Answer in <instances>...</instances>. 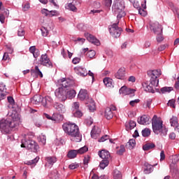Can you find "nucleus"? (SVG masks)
Returning a JSON list of instances; mask_svg holds the SVG:
<instances>
[{"label": "nucleus", "mask_w": 179, "mask_h": 179, "mask_svg": "<svg viewBox=\"0 0 179 179\" xmlns=\"http://www.w3.org/2000/svg\"><path fill=\"white\" fill-rule=\"evenodd\" d=\"M21 148H26L28 150L36 153L39 149L38 144L36 141L29 138V134L25 135L21 141Z\"/></svg>", "instance_id": "4"}, {"label": "nucleus", "mask_w": 179, "mask_h": 179, "mask_svg": "<svg viewBox=\"0 0 179 179\" xmlns=\"http://www.w3.org/2000/svg\"><path fill=\"white\" fill-rule=\"evenodd\" d=\"M64 120V115L59 113H54L52 116V121H55V122H61Z\"/></svg>", "instance_id": "24"}, {"label": "nucleus", "mask_w": 179, "mask_h": 179, "mask_svg": "<svg viewBox=\"0 0 179 179\" xmlns=\"http://www.w3.org/2000/svg\"><path fill=\"white\" fill-rule=\"evenodd\" d=\"M26 34V32L24 31V29L20 27L17 31V36L19 37H23Z\"/></svg>", "instance_id": "51"}, {"label": "nucleus", "mask_w": 179, "mask_h": 179, "mask_svg": "<svg viewBox=\"0 0 179 179\" xmlns=\"http://www.w3.org/2000/svg\"><path fill=\"white\" fill-rule=\"evenodd\" d=\"M80 104L79 102H74L72 105V111H76V110H79Z\"/></svg>", "instance_id": "57"}, {"label": "nucleus", "mask_w": 179, "mask_h": 179, "mask_svg": "<svg viewBox=\"0 0 179 179\" xmlns=\"http://www.w3.org/2000/svg\"><path fill=\"white\" fill-rule=\"evenodd\" d=\"M62 128L65 134L71 136V141H73V142L82 141V134H80L79 127L76 124L68 122L62 125Z\"/></svg>", "instance_id": "2"}, {"label": "nucleus", "mask_w": 179, "mask_h": 179, "mask_svg": "<svg viewBox=\"0 0 179 179\" xmlns=\"http://www.w3.org/2000/svg\"><path fill=\"white\" fill-rule=\"evenodd\" d=\"M20 125V116L17 112H13L6 120H0V131L2 134H10L13 128Z\"/></svg>", "instance_id": "1"}, {"label": "nucleus", "mask_w": 179, "mask_h": 179, "mask_svg": "<svg viewBox=\"0 0 179 179\" xmlns=\"http://www.w3.org/2000/svg\"><path fill=\"white\" fill-rule=\"evenodd\" d=\"M115 78H116V79H120V80H124V79H125V69L120 68L115 74Z\"/></svg>", "instance_id": "15"}, {"label": "nucleus", "mask_w": 179, "mask_h": 179, "mask_svg": "<svg viewBox=\"0 0 179 179\" xmlns=\"http://www.w3.org/2000/svg\"><path fill=\"white\" fill-rule=\"evenodd\" d=\"M74 71L77 75L79 76H82L83 78H85V76H87V71L86 69L83 67H76L74 69Z\"/></svg>", "instance_id": "14"}, {"label": "nucleus", "mask_w": 179, "mask_h": 179, "mask_svg": "<svg viewBox=\"0 0 179 179\" xmlns=\"http://www.w3.org/2000/svg\"><path fill=\"white\" fill-rule=\"evenodd\" d=\"M46 164L53 166L55 163H57V157H47L45 158Z\"/></svg>", "instance_id": "25"}, {"label": "nucleus", "mask_w": 179, "mask_h": 179, "mask_svg": "<svg viewBox=\"0 0 179 179\" xmlns=\"http://www.w3.org/2000/svg\"><path fill=\"white\" fill-rule=\"evenodd\" d=\"M78 155V150H71L67 154V157H69V159H75Z\"/></svg>", "instance_id": "28"}, {"label": "nucleus", "mask_w": 179, "mask_h": 179, "mask_svg": "<svg viewBox=\"0 0 179 179\" xmlns=\"http://www.w3.org/2000/svg\"><path fill=\"white\" fill-rule=\"evenodd\" d=\"M125 152V146L124 145H120V149L117 151V154L120 156L124 155Z\"/></svg>", "instance_id": "48"}, {"label": "nucleus", "mask_w": 179, "mask_h": 179, "mask_svg": "<svg viewBox=\"0 0 179 179\" xmlns=\"http://www.w3.org/2000/svg\"><path fill=\"white\" fill-rule=\"evenodd\" d=\"M113 177L115 179H121L122 177V175L121 174V172L118 170H115L113 173Z\"/></svg>", "instance_id": "46"}, {"label": "nucleus", "mask_w": 179, "mask_h": 179, "mask_svg": "<svg viewBox=\"0 0 179 179\" xmlns=\"http://www.w3.org/2000/svg\"><path fill=\"white\" fill-rule=\"evenodd\" d=\"M86 55L87 58H90V59H92V58H94L96 56V52L94 50H90Z\"/></svg>", "instance_id": "49"}, {"label": "nucleus", "mask_w": 179, "mask_h": 179, "mask_svg": "<svg viewBox=\"0 0 179 179\" xmlns=\"http://www.w3.org/2000/svg\"><path fill=\"white\" fill-rule=\"evenodd\" d=\"M89 150V148L87 146H84L80 148L79 150H77V152L78 155H83V153H86Z\"/></svg>", "instance_id": "45"}, {"label": "nucleus", "mask_w": 179, "mask_h": 179, "mask_svg": "<svg viewBox=\"0 0 179 179\" xmlns=\"http://www.w3.org/2000/svg\"><path fill=\"white\" fill-rule=\"evenodd\" d=\"M79 167V164L75 162V163H72L69 166V169H70V170H76V169H78Z\"/></svg>", "instance_id": "53"}, {"label": "nucleus", "mask_w": 179, "mask_h": 179, "mask_svg": "<svg viewBox=\"0 0 179 179\" xmlns=\"http://www.w3.org/2000/svg\"><path fill=\"white\" fill-rule=\"evenodd\" d=\"M141 134L144 138H147L150 136V129L145 128L142 130Z\"/></svg>", "instance_id": "42"}, {"label": "nucleus", "mask_w": 179, "mask_h": 179, "mask_svg": "<svg viewBox=\"0 0 179 179\" xmlns=\"http://www.w3.org/2000/svg\"><path fill=\"white\" fill-rule=\"evenodd\" d=\"M59 83L61 87L63 89H68V87H73L75 85V81L73 80H71L69 78H62L59 80Z\"/></svg>", "instance_id": "11"}, {"label": "nucleus", "mask_w": 179, "mask_h": 179, "mask_svg": "<svg viewBox=\"0 0 179 179\" xmlns=\"http://www.w3.org/2000/svg\"><path fill=\"white\" fill-rule=\"evenodd\" d=\"M150 29L157 36L163 33V27L158 22H150Z\"/></svg>", "instance_id": "8"}, {"label": "nucleus", "mask_w": 179, "mask_h": 179, "mask_svg": "<svg viewBox=\"0 0 179 179\" xmlns=\"http://www.w3.org/2000/svg\"><path fill=\"white\" fill-rule=\"evenodd\" d=\"M170 124L171 127H176V125H178V119L177 117L173 116L170 120Z\"/></svg>", "instance_id": "41"}, {"label": "nucleus", "mask_w": 179, "mask_h": 179, "mask_svg": "<svg viewBox=\"0 0 179 179\" xmlns=\"http://www.w3.org/2000/svg\"><path fill=\"white\" fill-rule=\"evenodd\" d=\"M55 94L59 101H65L66 100V90L64 87L57 88L55 92Z\"/></svg>", "instance_id": "9"}, {"label": "nucleus", "mask_w": 179, "mask_h": 179, "mask_svg": "<svg viewBox=\"0 0 179 179\" xmlns=\"http://www.w3.org/2000/svg\"><path fill=\"white\" fill-rule=\"evenodd\" d=\"M72 114L76 118H80L81 117H83V113L80 111V110H76L74 111H72Z\"/></svg>", "instance_id": "37"}, {"label": "nucleus", "mask_w": 179, "mask_h": 179, "mask_svg": "<svg viewBox=\"0 0 179 179\" xmlns=\"http://www.w3.org/2000/svg\"><path fill=\"white\" fill-rule=\"evenodd\" d=\"M101 130L99 127H94L91 131V136L93 139H97L100 135Z\"/></svg>", "instance_id": "20"}, {"label": "nucleus", "mask_w": 179, "mask_h": 179, "mask_svg": "<svg viewBox=\"0 0 179 179\" xmlns=\"http://www.w3.org/2000/svg\"><path fill=\"white\" fill-rule=\"evenodd\" d=\"M155 143H148L143 146V149L145 151L150 150V149H153L155 148Z\"/></svg>", "instance_id": "34"}, {"label": "nucleus", "mask_w": 179, "mask_h": 179, "mask_svg": "<svg viewBox=\"0 0 179 179\" xmlns=\"http://www.w3.org/2000/svg\"><path fill=\"white\" fill-rule=\"evenodd\" d=\"M172 162L173 164L178 163L179 162V155H176L172 157Z\"/></svg>", "instance_id": "62"}, {"label": "nucleus", "mask_w": 179, "mask_h": 179, "mask_svg": "<svg viewBox=\"0 0 179 179\" xmlns=\"http://www.w3.org/2000/svg\"><path fill=\"white\" fill-rule=\"evenodd\" d=\"M31 75L33 78H38V76L43 78V73H41V71H40L37 66H35L34 69L31 70Z\"/></svg>", "instance_id": "19"}, {"label": "nucleus", "mask_w": 179, "mask_h": 179, "mask_svg": "<svg viewBox=\"0 0 179 179\" xmlns=\"http://www.w3.org/2000/svg\"><path fill=\"white\" fill-rule=\"evenodd\" d=\"M152 127L153 132L157 135L160 134V131H162V128L163 127V121L159 120L157 118V115H154L152 120Z\"/></svg>", "instance_id": "5"}, {"label": "nucleus", "mask_w": 179, "mask_h": 179, "mask_svg": "<svg viewBox=\"0 0 179 179\" xmlns=\"http://www.w3.org/2000/svg\"><path fill=\"white\" fill-rule=\"evenodd\" d=\"M113 80H111L110 78H106L103 79V83L106 87H111L113 86Z\"/></svg>", "instance_id": "35"}, {"label": "nucleus", "mask_w": 179, "mask_h": 179, "mask_svg": "<svg viewBox=\"0 0 179 179\" xmlns=\"http://www.w3.org/2000/svg\"><path fill=\"white\" fill-rule=\"evenodd\" d=\"M110 139V136L108 135H104L101 136L98 142H106V141Z\"/></svg>", "instance_id": "58"}, {"label": "nucleus", "mask_w": 179, "mask_h": 179, "mask_svg": "<svg viewBox=\"0 0 179 179\" xmlns=\"http://www.w3.org/2000/svg\"><path fill=\"white\" fill-rule=\"evenodd\" d=\"M110 164V160L109 159H103L100 164L99 167L101 169V170H104L107 166Z\"/></svg>", "instance_id": "32"}, {"label": "nucleus", "mask_w": 179, "mask_h": 179, "mask_svg": "<svg viewBox=\"0 0 179 179\" xmlns=\"http://www.w3.org/2000/svg\"><path fill=\"white\" fill-rule=\"evenodd\" d=\"M90 103L88 105V108L90 111L93 112L96 110V105H94V101L92 99H89Z\"/></svg>", "instance_id": "39"}, {"label": "nucleus", "mask_w": 179, "mask_h": 179, "mask_svg": "<svg viewBox=\"0 0 179 179\" xmlns=\"http://www.w3.org/2000/svg\"><path fill=\"white\" fill-rule=\"evenodd\" d=\"M48 103H52V98H51V96H45V98H43L42 106H43V107H47Z\"/></svg>", "instance_id": "30"}, {"label": "nucleus", "mask_w": 179, "mask_h": 179, "mask_svg": "<svg viewBox=\"0 0 179 179\" xmlns=\"http://www.w3.org/2000/svg\"><path fill=\"white\" fill-rule=\"evenodd\" d=\"M171 173H172V178L173 179L179 178L178 169H177V168L171 169Z\"/></svg>", "instance_id": "33"}, {"label": "nucleus", "mask_w": 179, "mask_h": 179, "mask_svg": "<svg viewBox=\"0 0 179 179\" xmlns=\"http://www.w3.org/2000/svg\"><path fill=\"white\" fill-rule=\"evenodd\" d=\"M39 142H41V143H42V145H45L46 142H47V137H45V136L44 135H41L39 136Z\"/></svg>", "instance_id": "52"}, {"label": "nucleus", "mask_w": 179, "mask_h": 179, "mask_svg": "<svg viewBox=\"0 0 179 179\" xmlns=\"http://www.w3.org/2000/svg\"><path fill=\"white\" fill-rule=\"evenodd\" d=\"M138 13L141 16H146L148 15V13L146 12V10H145V8H138Z\"/></svg>", "instance_id": "60"}, {"label": "nucleus", "mask_w": 179, "mask_h": 179, "mask_svg": "<svg viewBox=\"0 0 179 179\" xmlns=\"http://www.w3.org/2000/svg\"><path fill=\"white\" fill-rule=\"evenodd\" d=\"M41 30L42 36L43 37H47V36H48V29H47V28L43 27L41 29Z\"/></svg>", "instance_id": "56"}, {"label": "nucleus", "mask_w": 179, "mask_h": 179, "mask_svg": "<svg viewBox=\"0 0 179 179\" xmlns=\"http://www.w3.org/2000/svg\"><path fill=\"white\" fill-rule=\"evenodd\" d=\"M87 40L90 41V43H92V44H94V45H100V41H99L92 34H87Z\"/></svg>", "instance_id": "21"}, {"label": "nucleus", "mask_w": 179, "mask_h": 179, "mask_svg": "<svg viewBox=\"0 0 179 179\" xmlns=\"http://www.w3.org/2000/svg\"><path fill=\"white\" fill-rule=\"evenodd\" d=\"M106 54L109 57V58H113V56L114 55V53L113 52V50H106Z\"/></svg>", "instance_id": "64"}, {"label": "nucleus", "mask_w": 179, "mask_h": 179, "mask_svg": "<svg viewBox=\"0 0 179 179\" xmlns=\"http://www.w3.org/2000/svg\"><path fill=\"white\" fill-rule=\"evenodd\" d=\"M78 99H80V100H90L87 90H80L78 93Z\"/></svg>", "instance_id": "16"}, {"label": "nucleus", "mask_w": 179, "mask_h": 179, "mask_svg": "<svg viewBox=\"0 0 179 179\" xmlns=\"http://www.w3.org/2000/svg\"><path fill=\"white\" fill-rule=\"evenodd\" d=\"M124 4L122 3H117L112 6V9L115 13H117V20L121 19L125 16V11H124Z\"/></svg>", "instance_id": "6"}, {"label": "nucleus", "mask_w": 179, "mask_h": 179, "mask_svg": "<svg viewBox=\"0 0 179 179\" xmlns=\"http://www.w3.org/2000/svg\"><path fill=\"white\" fill-rule=\"evenodd\" d=\"M66 8H67L69 10H71V12H77L78 8L75 5H73L72 3H70L66 5Z\"/></svg>", "instance_id": "40"}, {"label": "nucleus", "mask_w": 179, "mask_h": 179, "mask_svg": "<svg viewBox=\"0 0 179 179\" xmlns=\"http://www.w3.org/2000/svg\"><path fill=\"white\" fill-rule=\"evenodd\" d=\"M98 155L101 159H103V160H110V152L106 150L99 151Z\"/></svg>", "instance_id": "17"}, {"label": "nucleus", "mask_w": 179, "mask_h": 179, "mask_svg": "<svg viewBox=\"0 0 179 179\" xmlns=\"http://www.w3.org/2000/svg\"><path fill=\"white\" fill-rule=\"evenodd\" d=\"M52 16H59V13L55 10L49 11V17H52Z\"/></svg>", "instance_id": "55"}, {"label": "nucleus", "mask_w": 179, "mask_h": 179, "mask_svg": "<svg viewBox=\"0 0 179 179\" xmlns=\"http://www.w3.org/2000/svg\"><path fill=\"white\" fill-rule=\"evenodd\" d=\"M173 87H164L161 88V92L164 94L166 93H170V92H173Z\"/></svg>", "instance_id": "38"}, {"label": "nucleus", "mask_w": 179, "mask_h": 179, "mask_svg": "<svg viewBox=\"0 0 179 179\" xmlns=\"http://www.w3.org/2000/svg\"><path fill=\"white\" fill-rule=\"evenodd\" d=\"M89 162H90V157L87 155V157H85L83 159V164L85 166H87L89 164Z\"/></svg>", "instance_id": "61"}, {"label": "nucleus", "mask_w": 179, "mask_h": 179, "mask_svg": "<svg viewBox=\"0 0 179 179\" xmlns=\"http://www.w3.org/2000/svg\"><path fill=\"white\" fill-rule=\"evenodd\" d=\"M119 23L120 22H117V23H114L109 27V33L115 38H118V37L121 36V32L122 31V29L121 27H118Z\"/></svg>", "instance_id": "7"}, {"label": "nucleus", "mask_w": 179, "mask_h": 179, "mask_svg": "<svg viewBox=\"0 0 179 179\" xmlns=\"http://www.w3.org/2000/svg\"><path fill=\"white\" fill-rule=\"evenodd\" d=\"M170 7L171 8L173 13H176L177 15V17L179 20V12H178V8L176 7L174 4L171 3Z\"/></svg>", "instance_id": "44"}, {"label": "nucleus", "mask_w": 179, "mask_h": 179, "mask_svg": "<svg viewBox=\"0 0 179 179\" xmlns=\"http://www.w3.org/2000/svg\"><path fill=\"white\" fill-rule=\"evenodd\" d=\"M169 107H171L172 108H176V100L175 99H171L168 102Z\"/></svg>", "instance_id": "54"}, {"label": "nucleus", "mask_w": 179, "mask_h": 179, "mask_svg": "<svg viewBox=\"0 0 179 179\" xmlns=\"http://www.w3.org/2000/svg\"><path fill=\"white\" fill-rule=\"evenodd\" d=\"M6 96V85L3 83H0V100H3Z\"/></svg>", "instance_id": "22"}, {"label": "nucleus", "mask_w": 179, "mask_h": 179, "mask_svg": "<svg viewBox=\"0 0 179 179\" xmlns=\"http://www.w3.org/2000/svg\"><path fill=\"white\" fill-rule=\"evenodd\" d=\"M114 117V113L110 108H106L105 110V117L106 120H111Z\"/></svg>", "instance_id": "26"}, {"label": "nucleus", "mask_w": 179, "mask_h": 179, "mask_svg": "<svg viewBox=\"0 0 179 179\" xmlns=\"http://www.w3.org/2000/svg\"><path fill=\"white\" fill-rule=\"evenodd\" d=\"M139 101H141L140 99H134L133 101H131L129 102V104H130V106H131V107H135V105L138 104V103H139Z\"/></svg>", "instance_id": "63"}, {"label": "nucleus", "mask_w": 179, "mask_h": 179, "mask_svg": "<svg viewBox=\"0 0 179 179\" xmlns=\"http://www.w3.org/2000/svg\"><path fill=\"white\" fill-rule=\"evenodd\" d=\"M67 96L69 99H73L76 96V92L74 90H71L67 92Z\"/></svg>", "instance_id": "47"}, {"label": "nucleus", "mask_w": 179, "mask_h": 179, "mask_svg": "<svg viewBox=\"0 0 179 179\" xmlns=\"http://www.w3.org/2000/svg\"><path fill=\"white\" fill-rule=\"evenodd\" d=\"M38 160H40L39 157H36L35 159L31 160V161H27L25 164H27V166H31L33 164H36V163H37L38 162Z\"/></svg>", "instance_id": "43"}, {"label": "nucleus", "mask_w": 179, "mask_h": 179, "mask_svg": "<svg viewBox=\"0 0 179 179\" xmlns=\"http://www.w3.org/2000/svg\"><path fill=\"white\" fill-rule=\"evenodd\" d=\"M152 101H153L152 99H148L145 101L144 106H145V108H150V106L152 105Z\"/></svg>", "instance_id": "50"}, {"label": "nucleus", "mask_w": 179, "mask_h": 179, "mask_svg": "<svg viewBox=\"0 0 179 179\" xmlns=\"http://www.w3.org/2000/svg\"><path fill=\"white\" fill-rule=\"evenodd\" d=\"M43 96L41 95L36 94L34 96V97L31 99L32 104H40L41 103L43 104Z\"/></svg>", "instance_id": "23"}, {"label": "nucleus", "mask_w": 179, "mask_h": 179, "mask_svg": "<svg viewBox=\"0 0 179 179\" xmlns=\"http://www.w3.org/2000/svg\"><path fill=\"white\" fill-rule=\"evenodd\" d=\"M39 64L43 66H46L47 68H52V62L50 58H48V55H47V54H44L41 56Z\"/></svg>", "instance_id": "10"}, {"label": "nucleus", "mask_w": 179, "mask_h": 179, "mask_svg": "<svg viewBox=\"0 0 179 179\" xmlns=\"http://www.w3.org/2000/svg\"><path fill=\"white\" fill-rule=\"evenodd\" d=\"M148 75L150 78V85H148L146 83H143L142 86L145 92L149 93H155V87L159 86V78L162 75V71L160 69L152 70L148 71Z\"/></svg>", "instance_id": "3"}, {"label": "nucleus", "mask_w": 179, "mask_h": 179, "mask_svg": "<svg viewBox=\"0 0 179 179\" xmlns=\"http://www.w3.org/2000/svg\"><path fill=\"white\" fill-rule=\"evenodd\" d=\"M167 131H168L167 129L162 126V128L161 129L159 134H161V135H162V136H166V135H167Z\"/></svg>", "instance_id": "59"}, {"label": "nucleus", "mask_w": 179, "mask_h": 179, "mask_svg": "<svg viewBox=\"0 0 179 179\" xmlns=\"http://www.w3.org/2000/svg\"><path fill=\"white\" fill-rule=\"evenodd\" d=\"M127 147L129 149V150H132L135 146H136V141L135 139L131 138L129 141V142L126 145Z\"/></svg>", "instance_id": "29"}, {"label": "nucleus", "mask_w": 179, "mask_h": 179, "mask_svg": "<svg viewBox=\"0 0 179 179\" xmlns=\"http://www.w3.org/2000/svg\"><path fill=\"white\" fill-rule=\"evenodd\" d=\"M137 121L141 125H149L150 124V117L143 115Z\"/></svg>", "instance_id": "13"}, {"label": "nucleus", "mask_w": 179, "mask_h": 179, "mask_svg": "<svg viewBox=\"0 0 179 179\" xmlns=\"http://www.w3.org/2000/svg\"><path fill=\"white\" fill-rule=\"evenodd\" d=\"M127 129L128 131H130L131 129H134V128H135V127H136V122L135 121H130L129 122V124H127Z\"/></svg>", "instance_id": "36"}, {"label": "nucleus", "mask_w": 179, "mask_h": 179, "mask_svg": "<svg viewBox=\"0 0 179 179\" xmlns=\"http://www.w3.org/2000/svg\"><path fill=\"white\" fill-rule=\"evenodd\" d=\"M120 94H122L123 96H127L129 94H134L135 93V90L128 88L127 86H123L119 90Z\"/></svg>", "instance_id": "12"}, {"label": "nucleus", "mask_w": 179, "mask_h": 179, "mask_svg": "<svg viewBox=\"0 0 179 179\" xmlns=\"http://www.w3.org/2000/svg\"><path fill=\"white\" fill-rule=\"evenodd\" d=\"M48 176H49V178H51V179L59 178V174L58 173V171H57L56 169L51 171Z\"/></svg>", "instance_id": "27"}, {"label": "nucleus", "mask_w": 179, "mask_h": 179, "mask_svg": "<svg viewBox=\"0 0 179 179\" xmlns=\"http://www.w3.org/2000/svg\"><path fill=\"white\" fill-rule=\"evenodd\" d=\"M145 169H144L145 174H150L153 171V166L149 164L148 163L145 164Z\"/></svg>", "instance_id": "31"}, {"label": "nucleus", "mask_w": 179, "mask_h": 179, "mask_svg": "<svg viewBox=\"0 0 179 179\" xmlns=\"http://www.w3.org/2000/svg\"><path fill=\"white\" fill-rule=\"evenodd\" d=\"M53 107L56 109V111H57V113H60L61 114H64V113L66 111L64 106L59 103H55Z\"/></svg>", "instance_id": "18"}]
</instances>
